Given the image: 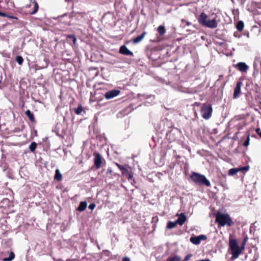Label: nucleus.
<instances>
[{
	"label": "nucleus",
	"mask_w": 261,
	"mask_h": 261,
	"mask_svg": "<svg viewBox=\"0 0 261 261\" xmlns=\"http://www.w3.org/2000/svg\"><path fill=\"white\" fill-rule=\"evenodd\" d=\"M246 240L244 239L241 247H239L236 239L230 236L229 239V246L232 254V257L236 259L238 258L242 251L244 249Z\"/></svg>",
	"instance_id": "nucleus-1"
},
{
	"label": "nucleus",
	"mask_w": 261,
	"mask_h": 261,
	"mask_svg": "<svg viewBox=\"0 0 261 261\" xmlns=\"http://www.w3.org/2000/svg\"><path fill=\"white\" fill-rule=\"evenodd\" d=\"M197 19L200 24L210 29H215L218 26V22L216 18L208 19V15L204 12H202Z\"/></svg>",
	"instance_id": "nucleus-2"
},
{
	"label": "nucleus",
	"mask_w": 261,
	"mask_h": 261,
	"mask_svg": "<svg viewBox=\"0 0 261 261\" xmlns=\"http://www.w3.org/2000/svg\"><path fill=\"white\" fill-rule=\"evenodd\" d=\"M190 178L194 182L198 185H203L207 187L211 186V183L210 181L204 175L193 172L191 173Z\"/></svg>",
	"instance_id": "nucleus-3"
},
{
	"label": "nucleus",
	"mask_w": 261,
	"mask_h": 261,
	"mask_svg": "<svg viewBox=\"0 0 261 261\" xmlns=\"http://www.w3.org/2000/svg\"><path fill=\"white\" fill-rule=\"evenodd\" d=\"M216 221L220 226H224L226 225L230 226L231 225L232 222L228 214L221 213H218L217 214Z\"/></svg>",
	"instance_id": "nucleus-4"
},
{
	"label": "nucleus",
	"mask_w": 261,
	"mask_h": 261,
	"mask_svg": "<svg viewBox=\"0 0 261 261\" xmlns=\"http://www.w3.org/2000/svg\"><path fill=\"white\" fill-rule=\"evenodd\" d=\"M213 112L212 107L210 105L203 104L201 109L202 117L205 119L211 118Z\"/></svg>",
	"instance_id": "nucleus-5"
},
{
	"label": "nucleus",
	"mask_w": 261,
	"mask_h": 261,
	"mask_svg": "<svg viewBox=\"0 0 261 261\" xmlns=\"http://www.w3.org/2000/svg\"><path fill=\"white\" fill-rule=\"evenodd\" d=\"M120 92L119 90H113L106 92L104 96L107 99H110L118 95Z\"/></svg>",
	"instance_id": "nucleus-6"
},
{
	"label": "nucleus",
	"mask_w": 261,
	"mask_h": 261,
	"mask_svg": "<svg viewBox=\"0 0 261 261\" xmlns=\"http://www.w3.org/2000/svg\"><path fill=\"white\" fill-rule=\"evenodd\" d=\"M94 163L97 169H99L102 163V158L101 155L98 153H94Z\"/></svg>",
	"instance_id": "nucleus-7"
},
{
	"label": "nucleus",
	"mask_w": 261,
	"mask_h": 261,
	"mask_svg": "<svg viewBox=\"0 0 261 261\" xmlns=\"http://www.w3.org/2000/svg\"><path fill=\"white\" fill-rule=\"evenodd\" d=\"M242 85V83L241 82L239 81L237 82L236 86L234 89V92L233 95V98L234 99L239 97L240 94L241 93V87Z\"/></svg>",
	"instance_id": "nucleus-8"
},
{
	"label": "nucleus",
	"mask_w": 261,
	"mask_h": 261,
	"mask_svg": "<svg viewBox=\"0 0 261 261\" xmlns=\"http://www.w3.org/2000/svg\"><path fill=\"white\" fill-rule=\"evenodd\" d=\"M238 70L241 72H247L248 70V66L244 62H239L236 65Z\"/></svg>",
	"instance_id": "nucleus-9"
},
{
	"label": "nucleus",
	"mask_w": 261,
	"mask_h": 261,
	"mask_svg": "<svg viewBox=\"0 0 261 261\" xmlns=\"http://www.w3.org/2000/svg\"><path fill=\"white\" fill-rule=\"evenodd\" d=\"M119 53L121 54L126 56H133V53L130 51L125 45H122L120 47Z\"/></svg>",
	"instance_id": "nucleus-10"
},
{
	"label": "nucleus",
	"mask_w": 261,
	"mask_h": 261,
	"mask_svg": "<svg viewBox=\"0 0 261 261\" xmlns=\"http://www.w3.org/2000/svg\"><path fill=\"white\" fill-rule=\"evenodd\" d=\"M115 165L121 171L122 174L124 175L128 173V169L129 168V167L127 165L123 166L117 163H115Z\"/></svg>",
	"instance_id": "nucleus-11"
},
{
	"label": "nucleus",
	"mask_w": 261,
	"mask_h": 261,
	"mask_svg": "<svg viewBox=\"0 0 261 261\" xmlns=\"http://www.w3.org/2000/svg\"><path fill=\"white\" fill-rule=\"evenodd\" d=\"M178 216L177 220L176 221L177 224L182 225L186 220V217L184 213H181L180 215H177Z\"/></svg>",
	"instance_id": "nucleus-12"
},
{
	"label": "nucleus",
	"mask_w": 261,
	"mask_h": 261,
	"mask_svg": "<svg viewBox=\"0 0 261 261\" xmlns=\"http://www.w3.org/2000/svg\"><path fill=\"white\" fill-rule=\"evenodd\" d=\"M29 1L30 3H33L34 5V9L32 11H29V13L30 14H35L37 12L38 10L39 6L36 0H29Z\"/></svg>",
	"instance_id": "nucleus-13"
},
{
	"label": "nucleus",
	"mask_w": 261,
	"mask_h": 261,
	"mask_svg": "<svg viewBox=\"0 0 261 261\" xmlns=\"http://www.w3.org/2000/svg\"><path fill=\"white\" fill-rule=\"evenodd\" d=\"M146 35V32H144L141 35H139L136 38H135L133 40V43L137 44L139 42H140L145 37Z\"/></svg>",
	"instance_id": "nucleus-14"
},
{
	"label": "nucleus",
	"mask_w": 261,
	"mask_h": 261,
	"mask_svg": "<svg viewBox=\"0 0 261 261\" xmlns=\"http://www.w3.org/2000/svg\"><path fill=\"white\" fill-rule=\"evenodd\" d=\"M87 206V203L85 201H82L80 202L79 206L77 208V210L80 212L84 211Z\"/></svg>",
	"instance_id": "nucleus-15"
},
{
	"label": "nucleus",
	"mask_w": 261,
	"mask_h": 261,
	"mask_svg": "<svg viewBox=\"0 0 261 261\" xmlns=\"http://www.w3.org/2000/svg\"><path fill=\"white\" fill-rule=\"evenodd\" d=\"M190 240L191 242H192L194 244L198 245L200 243V241L198 236L191 237Z\"/></svg>",
	"instance_id": "nucleus-16"
},
{
	"label": "nucleus",
	"mask_w": 261,
	"mask_h": 261,
	"mask_svg": "<svg viewBox=\"0 0 261 261\" xmlns=\"http://www.w3.org/2000/svg\"><path fill=\"white\" fill-rule=\"evenodd\" d=\"M62 175L60 173L59 169H56L55 171V179L57 180H61L62 179Z\"/></svg>",
	"instance_id": "nucleus-17"
},
{
	"label": "nucleus",
	"mask_w": 261,
	"mask_h": 261,
	"mask_svg": "<svg viewBox=\"0 0 261 261\" xmlns=\"http://www.w3.org/2000/svg\"><path fill=\"white\" fill-rule=\"evenodd\" d=\"M244 27V22L243 21H239L236 25V28L239 31H242Z\"/></svg>",
	"instance_id": "nucleus-18"
},
{
	"label": "nucleus",
	"mask_w": 261,
	"mask_h": 261,
	"mask_svg": "<svg viewBox=\"0 0 261 261\" xmlns=\"http://www.w3.org/2000/svg\"><path fill=\"white\" fill-rule=\"evenodd\" d=\"M15 258V254L13 252H11L8 257L3 258V261H11Z\"/></svg>",
	"instance_id": "nucleus-19"
},
{
	"label": "nucleus",
	"mask_w": 261,
	"mask_h": 261,
	"mask_svg": "<svg viewBox=\"0 0 261 261\" xmlns=\"http://www.w3.org/2000/svg\"><path fill=\"white\" fill-rule=\"evenodd\" d=\"M158 32L161 35H163L166 33V29L163 25H160L158 28Z\"/></svg>",
	"instance_id": "nucleus-20"
},
{
	"label": "nucleus",
	"mask_w": 261,
	"mask_h": 261,
	"mask_svg": "<svg viewBox=\"0 0 261 261\" xmlns=\"http://www.w3.org/2000/svg\"><path fill=\"white\" fill-rule=\"evenodd\" d=\"M25 113L31 121H34V115L30 110H27Z\"/></svg>",
	"instance_id": "nucleus-21"
},
{
	"label": "nucleus",
	"mask_w": 261,
	"mask_h": 261,
	"mask_svg": "<svg viewBox=\"0 0 261 261\" xmlns=\"http://www.w3.org/2000/svg\"><path fill=\"white\" fill-rule=\"evenodd\" d=\"M177 224L176 221L175 222H171L169 221L167 223V228L168 229H171L175 227L176 225Z\"/></svg>",
	"instance_id": "nucleus-22"
},
{
	"label": "nucleus",
	"mask_w": 261,
	"mask_h": 261,
	"mask_svg": "<svg viewBox=\"0 0 261 261\" xmlns=\"http://www.w3.org/2000/svg\"><path fill=\"white\" fill-rule=\"evenodd\" d=\"M240 171L239 168H232L230 169L228 171V174L229 175H233L237 173L238 172Z\"/></svg>",
	"instance_id": "nucleus-23"
},
{
	"label": "nucleus",
	"mask_w": 261,
	"mask_h": 261,
	"mask_svg": "<svg viewBox=\"0 0 261 261\" xmlns=\"http://www.w3.org/2000/svg\"><path fill=\"white\" fill-rule=\"evenodd\" d=\"M37 147V144L35 142H32L29 146V149L31 151H34Z\"/></svg>",
	"instance_id": "nucleus-24"
},
{
	"label": "nucleus",
	"mask_w": 261,
	"mask_h": 261,
	"mask_svg": "<svg viewBox=\"0 0 261 261\" xmlns=\"http://www.w3.org/2000/svg\"><path fill=\"white\" fill-rule=\"evenodd\" d=\"M16 61L18 63V64L21 65L23 62V59L21 56H18L16 57Z\"/></svg>",
	"instance_id": "nucleus-25"
},
{
	"label": "nucleus",
	"mask_w": 261,
	"mask_h": 261,
	"mask_svg": "<svg viewBox=\"0 0 261 261\" xmlns=\"http://www.w3.org/2000/svg\"><path fill=\"white\" fill-rule=\"evenodd\" d=\"M82 111H83V108L81 105H79V107L77 108V109H75V110H74L75 113L78 115L80 114L81 113V112H82Z\"/></svg>",
	"instance_id": "nucleus-26"
},
{
	"label": "nucleus",
	"mask_w": 261,
	"mask_h": 261,
	"mask_svg": "<svg viewBox=\"0 0 261 261\" xmlns=\"http://www.w3.org/2000/svg\"><path fill=\"white\" fill-rule=\"evenodd\" d=\"M181 258L178 256H175L169 259V261H180Z\"/></svg>",
	"instance_id": "nucleus-27"
},
{
	"label": "nucleus",
	"mask_w": 261,
	"mask_h": 261,
	"mask_svg": "<svg viewBox=\"0 0 261 261\" xmlns=\"http://www.w3.org/2000/svg\"><path fill=\"white\" fill-rule=\"evenodd\" d=\"M249 167L248 166H245L243 167L239 168V171H243V170L248 171L249 170Z\"/></svg>",
	"instance_id": "nucleus-28"
},
{
	"label": "nucleus",
	"mask_w": 261,
	"mask_h": 261,
	"mask_svg": "<svg viewBox=\"0 0 261 261\" xmlns=\"http://www.w3.org/2000/svg\"><path fill=\"white\" fill-rule=\"evenodd\" d=\"M198 237L199 238L200 242L202 240H205L206 239V237L204 235H200V236H198Z\"/></svg>",
	"instance_id": "nucleus-29"
},
{
	"label": "nucleus",
	"mask_w": 261,
	"mask_h": 261,
	"mask_svg": "<svg viewBox=\"0 0 261 261\" xmlns=\"http://www.w3.org/2000/svg\"><path fill=\"white\" fill-rule=\"evenodd\" d=\"M249 144V136H247V140L244 142V145L245 146H248Z\"/></svg>",
	"instance_id": "nucleus-30"
},
{
	"label": "nucleus",
	"mask_w": 261,
	"mask_h": 261,
	"mask_svg": "<svg viewBox=\"0 0 261 261\" xmlns=\"http://www.w3.org/2000/svg\"><path fill=\"white\" fill-rule=\"evenodd\" d=\"M192 256V255L190 254H188L184 258L183 261H188Z\"/></svg>",
	"instance_id": "nucleus-31"
},
{
	"label": "nucleus",
	"mask_w": 261,
	"mask_h": 261,
	"mask_svg": "<svg viewBox=\"0 0 261 261\" xmlns=\"http://www.w3.org/2000/svg\"><path fill=\"white\" fill-rule=\"evenodd\" d=\"M95 207V204L94 203H91L90 204V205H89V208L90 210H93L94 208Z\"/></svg>",
	"instance_id": "nucleus-32"
},
{
	"label": "nucleus",
	"mask_w": 261,
	"mask_h": 261,
	"mask_svg": "<svg viewBox=\"0 0 261 261\" xmlns=\"http://www.w3.org/2000/svg\"><path fill=\"white\" fill-rule=\"evenodd\" d=\"M255 131L261 138V130L260 129V128H256Z\"/></svg>",
	"instance_id": "nucleus-33"
},
{
	"label": "nucleus",
	"mask_w": 261,
	"mask_h": 261,
	"mask_svg": "<svg viewBox=\"0 0 261 261\" xmlns=\"http://www.w3.org/2000/svg\"><path fill=\"white\" fill-rule=\"evenodd\" d=\"M6 17H8V18H11V19H17V18L16 17H15V16H11V15H9L8 14V16H6Z\"/></svg>",
	"instance_id": "nucleus-34"
},
{
	"label": "nucleus",
	"mask_w": 261,
	"mask_h": 261,
	"mask_svg": "<svg viewBox=\"0 0 261 261\" xmlns=\"http://www.w3.org/2000/svg\"><path fill=\"white\" fill-rule=\"evenodd\" d=\"M0 16H3V17L8 16V14L5 13L0 12Z\"/></svg>",
	"instance_id": "nucleus-35"
},
{
	"label": "nucleus",
	"mask_w": 261,
	"mask_h": 261,
	"mask_svg": "<svg viewBox=\"0 0 261 261\" xmlns=\"http://www.w3.org/2000/svg\"><path fill=\"white\" fill-rule=\"evenodd\" d=\"M122 261H130V259L128 257H124L123 258Z\"/></svg>",
	"instance_id": "nucleus-36"
},
{
	"label": "nucleus",
	"mask_w": 261,
	"mask_h": 261,
	"mask_svg": "<svg viewBox=\"0 0 261 261\" xmlns=\"http://www.w3.org/2000/svg\"><path fill=\"white\" fill-rule=\"evenodd\" d=\"M69 37L73 38V43H74V44H75V42H76V39L75 37L74 36H69Z\"/></svg>",
	"instance_id": "nucleus-37"
},
{
	"label": "nucleus",
	"mask_w": 261,
	"mask_h": 261,
	"mask_svg": "<svg viewBox=\"0 0 261 261\" xmlns=\"http://www.w3.org/2000/svg\"><path fill=\"white\" fill-rule=\"evenodd\" d=\"M31 4H29L28 5H27L24 7L25 8H30L31 7Z\"/></svg>",
	"instance_id": "nucleus-38"
},
{
	"label": "nucleus",
	"mask_w": 261,
	"mask_h": 261,
	"mask_svg": "<svg viewBox=\"0 0 261 261\" xmlns=\"http://www.w3.org/2000/svg\"><path fill=\"white\" fill-rule=\"evenodd\" d=\"M132 175L130 174H129V178H132Z\"/></svg>",
	"instance_id": "nucleus-39"
},
{
	"label": "nucleus",
	"mask_w": 261,
	"mask_h": 261,
	"mask_svg": "<svg viewBox=\"0 0 261 261\" xmlns=\"http://www.w3.org/2000/svg\"><path fill=\"white\" fill-rule=\"evenodd\" d=\"M190 23L189 22H187V24L188 25H190Z\"/></svg>",
	"instance_id": "nucleus-40"
}]
</instances>
